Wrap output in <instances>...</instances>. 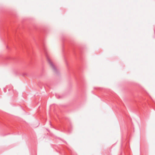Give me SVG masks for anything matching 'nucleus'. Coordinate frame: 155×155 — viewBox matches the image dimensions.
Listing matches in <instances>:
<instances>
[{"instance_id": "1", "label": "nucleus", "mask_w": 155, "mask_h": 155, "mask_svg": "<svg viewBox=\"0 0 155 155\" xmlns=\"http://www.w3.org/2000/svg\"><path fill=\"white\" fill-rule=\"evenodd\" d=\"M47 58L48 61V63L50 64L51 66V67L52 69H53V70L54 71H56V69L54 65V64H53L52 62L51 61L50 59L47 56Z\"/></svg>"}]
</instances>
